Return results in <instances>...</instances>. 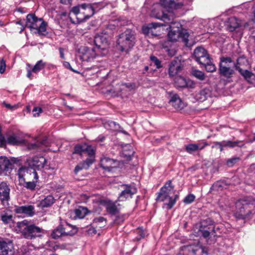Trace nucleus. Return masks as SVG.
I'll return each mask as SVG.
<instances>
[{
	"label": "nucleus",
	"mask_w": 255,
	"mask_h": 255,
	"mask_svg": "<svg viewBox=\"0 0 255 255\" xmlns=\"http://www.w3.org/2000/svg\"><path fill=\"white\" fill-rule=\"evenodd\" d=\"M6 64L3 59H1L0 62V73L2 74L5 70Z\"/></svg>",
	"instance_id": "4d7b16f0"
},
{
	"label": "nucleus",
	"mask_w": 255,
	"mask_h": 255,
	"mask_svg": "<svg viewBox=\"0 0 255 255\" xmlns=\"http://www.w3.org/2000/svg\"><path fill=\"white\" fill-rule=\"evenodd\" d=\"M171 17L172 18V21H171V22H170L168 24H167V25L169 26V28L170 29L181 30V24L179 22H177L174 19V17L172 15H171Z\"/></svg>",
	"instance_id": "ea45409f"
},
{
	"label": "nucleus",
	"mask_w": 255,
	"mask_h": 255,
	"mask_svg": "<svg viewBox=\"0 0 255 255\" xmlns=\"http://www.w3.org/2000/svg\"><path fill=\"white\" fill-rule=\"evenodd\" d=\"M38 180L35 181L32 180L31 181H28L25 182V187L28 189L30 190H34L36 186V183L37 182Z\"/></svg>",
	"instance_id": "49530a36"
},
{
	"label": "nucleus",
	"mask_w": 255,
	"mask_h": 255,
	"mask_svg": "<svg viewBox=\"0 0 255 255\" xmlns=\"http://www.w3.org/2000/svg\"><path fill=\"white\" fill-rule=\"evenodd\" d=\"M223 183L221 181H217L215 182L212 187L213 190L218 191L222 189Z\"/></svg>",
	"instance_id": "8fccbe9b"
},
{
	"label": "nucleus",
	"mask_w": 255,
	"mask_h": 255,
	"mask_svg": "<svg viewBox=\"0 0 255 255\" xmlns=\"http://www.w3.org/2000/svg\"><path fill=\"white\" fill-rule=\"evenodd\" d=\"M30 172H33L34 179L36 181L38 180V175L36 169L32 167H30L29 166L27 167H21L18 169L17 175L19 180L21 181L24 182L25 179L30 180L31 179V178H30V174H31Z\"/></svg>",
	"instance_id": "9b49d317"
},
{
	"label": "nucleus",
	"mask_w": 255,
	"mask_h": 255,
	"mask_svg": "<svg viewBox=\"0 0 255 255\" xmlns=\"http://www.w3.org/2000/svg\"><path fill=\"white\" fill-rule=\"evenodd\" d=\"M243 23L239 19L235 17H231L229 18L228 26L230 31H232L240 26H241ZM244 26L247 24V23H244Z\"/></svg>",
	"instance_id": "c85d7f7f"
},
{
	"label": "nucleus",
	"mask_w": 255,
	"mask_h": 255,
	"mask_svg": "<svg viewBox=\"0 0 255 255\" xmlns=\"http://www.w3.org/2000/svg\"><path fill=\"white\" fill-rule=\"evenodd\" d=\"M45 66V63H44L42 60H39L37 62L32 69L28 68L27 69V77L30 79H32V72L34 73H37L39 71L43 69Z\"/></svg>",
	"instance_id": "393cba45"
},
{
	"label": "nucleus",
	"mask_w": 255,
	"mask_h": 255,
	"mask_svg": "<svg viewBox=\"0 0 255 255\" xmlns=\"http://www.w3.org/2000/svg\"><path fill=\"white\" fill-rule=\"evenodd\" d=\"M107 212L111 215H116L119 212V210L116 205L117 202H114L110 200L103 201Z\"/></svg>",
	"instance_id": "4be33fe9"
},
{
	"label": "nucleus",
	"mask_w": 255,
	"mask_h": 255,
	"mask_svg": "<svg viewBox=\"0 0 255 255\" xmlns=\"http://www.w3.org/2000/svg\"><path fill=\"white\" fill-rule=\"evenodd\" d=\"M213 93L210 88H204L196 93L195 96V99L200 102L209 101L211 99Z\"/></svg>",
	"instance_id": "dca6fc26"
},
{
	"label": "nucleus",
	"mask_w": 255,
	"mask_h": 255,
	"mask_svg": "<svg viewBox=\"0 0 255 255\" xmlns=\"http://www.w3.org/2000/svg\"><path fill=\"white\" fill-rule=\"evenodd\" d=\"M236 207L237 211L235 216L237 218L250 219L255 215V200L252 198L239 201Z\"/></svg>",
	"instance_id": "f03ea898"
},
{
	"label": "nucleus",
	"mask_w": 255,
	"mask_h": 255,
	"mask_svg": "<svg viewBox=\"0 0 255 255\" xmlns=\"http://www.w3.org/2000/svg\"><path fill=\"white\" fill-rule=\"evenodd\" d=\"M54 202V197L52 195H48L39 202L38 206L41 208H47L51 206Z\"/></svg>",
	"instance_id": "473e14b6"
},
{
	"label": "nucleus",
	"mask_w": 255,
	"mask_h": 255,
	"mask_svg": "<svg viewBox=\"0 0 255 255\" xmlns=\"http://www.w3.org/2000/svg\"><path fill=\"white\" fill-rule=\"evenodd\" d=\"M25 26L31 29H36L38 33L45 35L46 32V23L41 18H38L34 14H29L26 16Z\"/></svg>",
	"instance_id": "0eeeda50"
},
{
	"label": "nucleus",
	"mask_w": 255,
	"mask_h": 255,
	"mask_svg": "<svg viewBox=\"0 0 255 255\" xmlns=\"http://www.w3.org/2000/svg\"><path fill=\"white\" fill-rule=\"evenodd\" d=\"M248 64V61L247 59L244 56H241L237 60L236 63H233V66L235 69L239 71L241 68V66H247Z\"/></svg>",
	"instance_id": "72a5a7b5"
},
{
	"label": "nucleus",
	"mask_w": 255,
	"mask_h": 255,
	"mask_svg": "<svg viewBox=\"0 0 255 255\" xmlns=\"http://www.w3.org/2000/svg\"><path fill=\"white\" fill-rule=\"evenodd\" d=\"M85 144L81 145H78L75 147L74 151L73 153L82 154L84 152Z\"/></svg>",
	"instance_id": "de8ad7c7"
},
{
	"label": "nucleus",
	"mask_w": 255,
	"mask_h": 255,
	"mask_svg": "<svg viewBox=\"0 0 255 255\" xmlns=\"http://www.w3.org/2000/svg\"><path fill=\"white\" fill-rule=\"evenodd\" d=\"M27 162L30 167L39 170L44 167L46 160L43 156H35L27 159Z\"/></svg>",
	"instance_id": "2eb2a0df"
},
{
	"label": "nucleus",
	"mask_w": 255,
	"mask_h": 255,
	"mask_svg": "<svg viewBox=\"0 0 255 255\" xmlns=\"http://www.w3.org/2000/svg\"><path fill=\"white\" fill-rule=\"evenodd\" d=\"M195 196L193 194H189L184 198L183 201L186 204H190L194 201Z\"/></svg>",
	"instance_id": "09e8293b"
},
{
	"label": "nucleus",
	"mask_w": 255,
	"mask_h": 255,
	"mask_svg": "<svg viewBox=\"0 0 255 255\" xmlns=\"http://www.w3.org/2000/svg\"><path fill=\"white\" fill-rule=\"evenodd\" d=\"M209 145L207 142L201 141L196 144H189L185 145L186 151L189 153H192L197 150L203 149L206 146Z\"/></svg>",
	"instance_id": "412c9836"
},
{
	"label": "nucleus",
	"mask_w": 255,
	"mask_h": 255,
	"mask_svg": "<svg viewBox=\"0 0 255 255\" xmlns=\"http://www.w3.org/2000/svg\"><path fill=\"white\" fill-rule=\"evenodd\" d=\"M128 22H129L128 21H127L126 20H123L121 21L120 25H128Z\"/></svg>",
	"instance_id": "774afa93"
},
{
	"label": "nucleus",
	"mask_w": 255,
	"mask_h": 255,
	"mask_svg": "<svg viewBox=\"0 0 255 255\" xmlns=\"http://www.w3.org/2000/svg\"><path fill=\"white\" fill-rule=\"evenodd\" d=\"M188 252L187 255H207L206 248L198 246H184L182 248L179 254H184Z\"/></svg>",
	"instance_id": "f8f14e48"
},
{
	"label": "nucleus",
	"mask_w": 255,
	"mask_h": 255,
	"mask_svg": "<svg viewBox=\"0 0 255 255\" xmlns=\"http://www.w3.org/2000/svg\"><path fill=\"white\" fill-rule=\"evenodd\" d=\"M75 214L76 217L82 219L86 215V209L83 208H79L75 210Z\"/></svg>",
	"instance_id": "79ce46f5"
},
{
	"label": "nucleus",
	"mask_w": 255,
	"mask_h": 255,
	"mask_svg": "<svg viewBox=\"0 0 255 255\" xmlns=\"http://www.w3.org/2000/svg\"><path fill=\"white\" fill-rule=\"evenodd\" d=\"M220 61L219 63V65H222V63L224 64L225 63L226 64L223 65V66L226 67H231V65L233 64L234 63L233 60L232 59V58L230 57H227V56H222L220 57Z\"/></svg>",
	"instance_id": "4c0bfd02"
},
{
	"label": "nucleus",
	"mask_w": 255,
	"mask_h": 255,
	"mask_svg": "<svg viewBox=\"0 0 255 255\" xmlns=\"http://www.w3.org/2000/svg\"><path fill=\"white\" fill-rule=\"evenodd\" d=\"M181 30L170 29L168 34L169 40L172 42H175L180 39Z\"/></svg>",
	"instance_id": "f704fd0d"
},
{
	"label": "nucleus",
	"mask_w": 255,
	"mask_h": 255,
	"mask_svg": "<svg viewBox=\"0 0 255 255\" xmlns=\"http://www.w3.org/2000/svg\"><path fill=\"white\" fill-rule=\"evenodd\" d=\"M182 70L180 64L176 61H172L169 65V75L171 77L175 76Z\"/></svg>",
	"instance_id": "a878e982"
},
{
	"label": "nucleus",
	"mask_w": 255,
	"mask_h": 255,
	"mask_svg": "<svg viewBox=\"0 0 255 255\" xmlns=\"http://www.w3.org/2000/svg\"><path fill=\"white\" fill-rule=\"evenodd\" d=\"M42 110L41 108L34 107L32 110L33 116L36 117L39 116L40 113H42Z\"/></svg>",
	"instance_id": "6e6d98bb"
},
{
	"label": "nucleus",
	"mask_w": 255,
	"mask_h": 255,
	"mask_svg": "<svg viewBox=\"0 0 255 255\" xmlns=\"http://www.w3.org/2000/svg\"><path fill=\"white\" fill-rule=\"evenodd\" d=\"M11 145H16L21 142L19 137L15 134H11L7 137L6 143Z\"/></svg>",
	"instance_id": "c9c22d12"
},
{
	"label": "nucleus",
	"mask_w": 255,
	"mask_h": 255,
	"mask_svg": "<svg viewBox=\"0 0 255 255\" xmlns=\"http://www.w3.org/2000/svg\"><path fill=\"white\" fill-rule=\"evenodd\" d=\"M80 58L84 61H91L96 57L104 55L97 48L85 46L80 49Z\"/></svg>",
	"instance_id": "9d476101"
},
{
	"label": "nucleus",
	"mask_w": 255,
	"mask_h": 255,
	"mask_svg": "<svg viewBox=\"0 0 255 255\" xmlns=\"http://www.w3.org/2000/svg\"><path fill=\"white\" fill-rule=\"evenodd\" d=\"M240 160L239 157H234L227 160V164L228 166H233L237 162Z\"/></svg>",
	"instance_id": "603ef678"
},
{
	"label": "nucleus",
	"mask_w": 255,
	"mask_h": 255,
	"mask_svg": "<svg viewBox=\"0 0 255 255\" xmlns=\"http://www.w3.org/2000/svg\"><path fill=\"white\" fill-rule=\"evenodd\" d=\"M134 44V35L132 31L129 29L121 33L117 40V47L121 52H128Z\"/></svg>",
	"instance_id": "39448f33"
},
{
	"label": "nucleus",
	"mask_w": 255,
	"mask_h": 255,
	"mask_svg": "<svg viewBox=\"0 0 255 255\" xmlns=\"http://www.w3.org/2000/svg\"><path fill=\"white\" fill-rule=\"evenodd\" d=\"M181 33L180 38L182 39L185 43H187L188 41L189 34L185 31H181Z\"/></svg>",
	"instance_id": "864d4df0"
},
{
	"label": "nucleus",
	"mask_w": 255,
	"mask_h": 255,
	"mask_svg": "<svg viewBox=\"0 0 255 255\" xmlns=\"http://www.w3.org/2000/svg\"><path fill=\"white\" fill-rule=\"evenodd\" d=\"M34 207L31 205L16 206L13 211L17 214H23L29 216L34 215Z\"/></svg>",
	"instance_id": "6ab92c4d"
},
{
	"label": "nucleus",
	"mask_w": 255,
	"mask_h": 255,
	"mask_svg": "<svg viewBox=\"0 0 255 255\" xmlns=\"http://www.w3.org/2000/svg\"><path fill=\"white\" fill-rule=\"evenodd\" d=\"M59 52L60 54V57L62 59H64V51L63 49L62 48H59Z\"/></svg>",
	"instance_id": "338daca9"
},
{
	"label": "nucleus",
	"mask_w": 255,
	"mask_h": 255,
	"mask_svg": "<svg viewBox=\"0 0 255 255\" xmlns=\"http://www.w3.org/2000/svg\"><path fill=\"white\" fill-rule=\"evenodd\" d=\"M109 35L107 32L98 33L95 37L94 42L95 47L104 56L108 53V48L109 45Z\"/></svg>",
	"instance_id": "1a4fd4ad"
},
{
	"label": "nucleus",
	"mask_w": 255,
	"mask_h": 255,
	"mask_svg": "<svg viewBox=\"0 0 255 255\" xmlns=\"http://www.w3.org/2000/svg\"><path fill=\"white\" fill-rule=\"evenodd\" d=\"M165 24L160 23V22H152L148 24L147 25L143 26L142 28V31L144 34H148L152 32L153 28H156L157 27L165 26Z\"/></svg>",
	"instance_id": "2f4dec72"
},
{
	"label": "nucleus",
	"mask_w": 255,
	"mask_h": 255,
	"mask_svg": "<svg viewBox=\"0 0 255 255\" xmlns=\"http://www.w3.org/2000/svg\"><path fill=\"white\" fill-rule=\"evenodd\" d=\"M87 232V233L90 235H95L97 233L96 228L92 226L90 227Z\"/></svg>",
	"instance_id": "13d9d810"
},
{
	"label": "nucleus",
	"mask_w": 255,
	"mask_h": 255,
	"mask_svg": "<svg viewBox=\"0 0 255 255\" xmlns=\"http://www.w3.org/2000/svg\"><path fill=\"white\" fill-rule=\"evenodd\" d=\"M221 144H222L221 141V142H218V141L214 142L213 143V144L212 146V148H219L220 149V150L221 151H222V148Z\"/></svg>",
	"instance_id": "052dcab7"
},
{
	"label": "nucleus",
	"mask_w": 255,
	"mask_h": 255,
	"mask_svg": "<svg viewBox=\"0 0 255 255\" xmlns=\"http://www.w3.org/2000/svg\"><path fill=\"white\" fill-rule=\"evenodd\" d=\"M94 162V160L93 158H87L84 162L80 163L78 165H77L74 170V172L75 174H77V173L83 169H87L89 168V166Z\"/></svg>",
	"instance_id": "7c9ffc66"
},
{
	"label": "nucleus",
	"mask_w": 255,
	"mask_h": 255,
	"mask_svg": "<svg viewBox=\"0 0 255 255\" xmlns=\"http://www.w3.org/2000/svg\"><path fill=\"white\" fill-rule=\"evenodd\" d=\"M16 227L23 237L28 240L40 237L43 233L42 228L26 220L17 222Z\"/></svg>",
	"instance_id": "7ed1b4c3"
},
{
	"label": "nucleus",
	"mask_w": 255,
	"mask_h": 255,
	"mask_svg": "<svg viewBox=\"0 0 255 255\" xmlns=\"http://www.w3.org/2000/svg\"><path fill=\"white\" fill-rule=\"evenodd\" d=\"M101 166L105 170L110 171L115 167V161L108 157H104L101 159Z\"/></svg>",
	"instance_id": "cd10ccee"
},
{
	"label": "nucleus",
	"mask_w": 255,
	"mask_h": 255,
	"mask_svg": "<svg viewBox=\"0 0 255 255\" xmlns=\"http://www.w3.org/2000/svg\"><path fill=\"white\" fill-rule=\"evenodd\" d=\"M169 103L176 110H181L185 106V104L179 98L178 95L173 93H170Z\"/></svg>",
	"instance_id": "a211bd4d"
},
{
	"label": "nucleus",
	"mask_w": 255,
	"mask_h": 255,
	"mask_svg": "<svg viewBox=\"0 0 255 255\" xmlns=\"http://www.w3.org/2000/svg\"><path fill=\"white\" fill-rule=\"evenodd\" d=\"M1 219L4 223H8L12 220V216L4 214L1 215Z\"/></svg>",
	"instance_id": "3c124183"
},
{
	"label": "nucleus",
	"mask_w": 255,
	"mask_h": 255,
	"mask_svg": "<svg viewBox=\"0 0 255 255\" xmlns=\"http://www.w3.org/2000/svg\"><path fill=\"white\" fill-rule=\"evenodd\" d=\"M122 192L119 195L118 200L124 201L128 198H131L132 196L136 192V188L128 185H122L121 186Z\"/></svg>",
	"instance_id": "4468645a"
},
{
	"label": "nucleus",
	"mask_w": 255,
	"mask_h": 255,
	"mask_svg": "<svg viewBox=\"0 0 255 255\" xmlns=\"http://www.w3.org/2000/svg\"><path fill=\"white\" fill-rule=\"evenodd\" d=\"M222 142V151L224 150V148L225 147H230V148H234L236 147H242L244 146L245 144L243 141L242 140H236V141H231V140H223L221 141Z\"/></svg>",
	"instance_id": "bb28decb"
},
{
	"label": "nucleus",
	"mask_w": 255,
	"mask_h": 255,
	"mask_svg": "<svg viewBox=\"0 0 255 255\" xmlns=\"http://www.w3.org/2000/svg\"><path fill=\"white\" fill-rule=\"evenodd\" d=\"M174 83L176 86L179 88H184L187 86L186 79L181 76L177 77L174 80Z\"/></svg>",
	"instance_id": "e433bc0d"
},
{
	"label": "nucleus",
	"mask_w": 255,
	"mask_h": 255,
	"mask_svg": "<svg viewBox=\"0 0 255 255\" xmlns=\"http://www.w3.org/2000/svg\"><path fill=\"white\" fill-rule=\"evenodd\" d=\"M73 14L77 19V23H80L89 19L94 14V10L90 4H78L72 8L70 14Z\"/></svg>",
	"instance_id": "423d86ee"
},
{
	"label": "nucleus",
	"mask_w": 255,
	"mask_h": 255,
	"mask_svg": "<svg viewBox=\"0 0 255 255\" xmlns=\"http://www.w3.org/2000/svg\"><path fill=\"white\" fill-rule=\"evenodd\" d=\"M239 72L248 81L253 76V74L247 70H243L242 69H240Z\"/></svg>",
	"instance_id": "c03bdc74"
},
{
	"label": "nucleus",
	"mask_w": 255,
	"mask_h": 255,
	"mask_svg": "<svg viewBox=\"0 0 255 255\" xmlns=\"http://www.w3.org/2000/svg\"><path fill=\"white\" fill-rule=\"evenodd\" d=\"M85 149L84 152H86L89 155L90 157L89 158H93L94 160V155H95V150L91 145H87V144H85Z\"/></svg>",
	"instance_id": "a19ab883"
},
{
	"label": "nucleus",
	"mask_w": 255,
	"mask_h": 255,
	"mask_svg": "<svg viewBox=\"0 0 255 255\" xmlns=\"http://www.w3.org/2000/svg\"><path fill=\"white\" fill-rule=\"evenodd\" d=\"M191 74L193 76L200 80L203 81L205 79L204 73L200 70L192 69L191 71Z\"/></svg>",
	"instance_id": "58836bf2"
},
{
	"label": "nucleus",
	"mask_w": 255,
	"mask_h": 255,
	"mask_svg": "<svg viewBox=\"0 0 255 255\" xmlns=\"http://www.w3.org/2000/svg\"><path fill=\"white\" fill-rule=\"evenodd\" d=\"M105 136L103 135H100L96 139L98 142H103L105 140Z\"/></svg>",
	"instance_id": "0e129e2a"
},
{
	"label": "nucleus",
	"mask_w": 255,
	"mask_h": 255,
	"mask_svg": "<svg viewBox=\"0 0 255 255\" xmlns=\"http://www.w3.org/2000/svg\"><path fill=\"white\" fill-rule=\"evenodd\" d=\"M150 60L156 66L157 68L161 67V62L156 57L151 56Z\"/></svg>",
	"instance_id": "5fc2aeb1"
},
{
	"label": "nucleus",
	"mask_w": 255,
	"mask_h": 255,
	"mask_svg": "<svg viewBox=\"0 0 255 255\" xmlns=\"http://www.w3.org/2000/svg\"><path fill=\"white\" fill-rule=\"evenodd\" d=\"M219 229L218 227L216 228L213 224L207 226L205 223L203 222L199 232L209 244H213L216 241L217 237L218 236L216 231Z\"/></svg>",
	"instance_id": "6e6552de"
},
{
	"label": "nucleus",
	"mask_w": 255,
	"mask_h": 255,
	"mask_svg": "<svg viewBox=\"0 0 255 255\" xmlns=\"http://www.w3.org/2000/svg\"><path fill=\"white\" fill-rule=\"evenodd\" d=\"M178 198V196L177 195H176L174 198L169 197V202L168 203L164 204V206H166V208L168 210L171 209L175 204Z\"/></svg>",
	"instance_id": "37998d69"
},
{
	"label": "nucleus",
	"mask_w": 255,
	"mask_h": 255,
	"mask_svg": "<svg viewBox=\"0 0 255 255\" xmlns=\"http://www.w3.org/2000/svg\"><path fill=\"white\" fill-rule=\"evenodd\" d=\"M161 5L152 10L151 15L163 21L162 23L167 26L171 22L172 15L170 11L181 9L184 5V0H160Z\"/></svg>",
	"instance_id": "f257e3e1"
},
{
	"label": "nucleus",
	"mask_w": 255,
	"mask_h": 255,
	"mask_svg": "<svg viewBox=\"0 0 255 255\" xmlns=\"http://www.w3.org/2000/svg\"><path fill=\"white\" fill-rule=\"evenodd\" d=\"M11 163L7 157H0V174L3 171H8L11 168Z\"/></svg>",
	"instance_id": "c756f323"
},
{
	"label": "nucleus",
	"mask_w": 255,
	"mask_h": 255,
	"mask_svg": "<svg viewBox=\"0 0 255 255\" xmlns=\"http://www.w3.org/2000/svg\"><path fill=\"white\" fill-rule=\"evenodd\" d=\"M226 64L224 63V64H222V65H219V72L220 75L221 76L227 78H231L233 75L235 74V71L233 68L231 67H226L223 66V65H225Z\"/></svg>",
	"instance_id": "b1692460"
},
{
	"label": "nucleus",
	"mask_w": 255,
	"mask_h": 255,
	"mask_svg": "<svg viewBox=\"0 0 255 255\" xmlns=\"http://www.w3.org/2000/svg\"><path fill=\"white\" fill-rule=\"evenodd\" d=\"M3 104L4 105V106L6 108H7V109H9L10 110H15V109L17 108V106L16 105H14L13 106H11V105H10L9 104H7L6 103H3Z\"/></svg>",
	"instance_id": "680f3d73"
},
{
	"label": "nucleus",
	"mask_w": 255,
	"mask_h": 255,
	"mask_svg": "<svg viewBox=\"0 0 255 255\" xmlns=\"http://www.w3.org/2000/svg\"><path fill=\"white\" fill-rule=\"evenodd\" d=\"M66 231H71V232H73L74 234L76 232V230H75V229H74V228L72 226H71V225H70V227H67Z\"/></svg>",
	"instance_id": "69168bd1"
},
{
	"label": "nucleus",
	"mask_w": 255,
	"mask_h": 255,
	"mask_svg": "<svg viewBox=\"0 0 255 255\" xmlns=\"http://www.w3.org/2000/svg\"><path fill=\"white\" fill-rule=\"evenodd\" d=\"M124 220L125 219L123 216H117L115 220H114V222L116 223L119 224L123 222Z\"/></svg>",
	"instance_id": "bf43d9fd"
},
{
	"label": "nucleus",
	"mask_w": 255,
	"mask_h": 255,
	"mask_svg": "<svg viewBox=\"0 0 255 255\" xmlns=\"http://www.w3.org/2000/svg\"><path fill=\"white\" fill-rule=\"evenodd\" d=\"M6 144V140L1 134H0V146H4Z\"/></svg>",
	"instance_id": "e2e57ef3"
},
{
	"label": "nucleus",
	"mask_w": 255,
	"mask_h": 255,
	"mask_svg": "<svg viewBox=\"0 0 255 255\" xmlns=\"http://www.w3.org/2000/svg\"><path fill=\"white\" fill-rule=\"evenodd\" d=\"M67 227H70V225L67 224L65 227L63 225H59L56 229L54 230L51 234V237L54 239L65 235H72L74 233L71 231H66Z\"/></svg>",
	"instance_id": "f3484780"
},
{
	"label": "nucleus",
	"mask_w": 255,
	"mask_h": 255,
	"mask_svg": "<svg viewBox=\"0 0 255 255\" xmlns=\"http://www.w3.org/2000/svg\"><path fill=\"white\" fill-rule=\"evenodd\" d=\"M172 189L173 187L172 186L171 181L169 180L161 188L160 192L158 193V195L157 197V200L160 201H164L168 197L167 191H170Z\"/></svg>",
	"instance_id": "aec40b11"
},
{
	"label": "nucleus",
	"mask_w": 255,
	"mask_h": 255,
	"mask_svg": "<svg viewBox=\"0 0 255 255\" xmlns=\"http://www.w3.org/2000/svg\"><path fill=\"white\" fill-rule=\"evenodd\" d=\"M10 189L5 182L0 184V199L2 201H7L9 199Z\"/></svg>",
	"instance_id": "5701e85b"
},
{
	"label": "nucleus",
	"mask_w": 255,
	"mask_h": 255,
	"mask_svg": "<svg viewBox=\"0 0 255 255\" xmlns=\"http://www.w3.org/2000/svg\"><path fill=\"white\" fill-rule=\"evenodd\" d=\"M93 222L94 224H102V226H100V228H102L106 226L107 220L104 217H99L95 218Z\"/></svg>",
	"instance_id": "a18cd8bd"
},
{
	"label": "nucleus",
	"mask_w": 255,
	"mask_h": 255,
	"mask_svg": "<svg viewBox=\"0 0 255 255\" xmlns=\"http://www.w3.org/2000/svg\"><path fill=\"white\" fill-rule=\"evenodd\" d=\"M194 57L199 64L203 65L208 72L215 71L216 67L207 51L203 47H197L194 51Z\"/></svg>",
	"instance_id": "20e7f679"
},
{
	"label": "nucleus",
	"mask_w": 255,
	"mask_h": 255,
	"mask_svg": "<svg viewBox=\"0 0 255 255\" xmlns=\"http://www.w3.org/2000/svg\"><path fill=\"white\" fill-rule=\"evenodd\" d=\"M0 255H16L10 241L0 239Z\"/></svg>",
	"instance_id": "ddd939ff"
}]
</instances>
